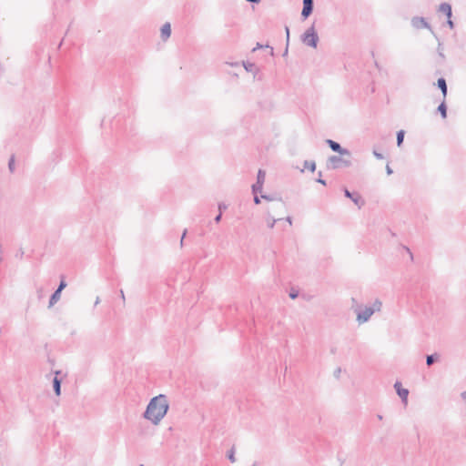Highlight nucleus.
<instances>
[{
    "instance_id": "nucleus-1",
    "label": "nucleus",
    "mask_w": 466,
    "mask_h": 466,
    "mask_svg": "<svg viewBox=\"0 0 466 466\" xmlns=\"http://www.w3.org/2000/svg\"><path fill=\"white\" fill-rule=\"evenodd\" d=\"M168 409L169 404L167 396L159 394L149 400L143 413V418L154 425H158L167 415Z\"/></svg>"
},
{
    "instance_id": "nucleus-2",
    "label": "nucleus",
    "mask_w": 466,
    "mask_h": 466,
    "mask_svg": "<svg viewBox=\"0 0 466 466\" xmlns=\"http://www.w3.org/2000/svg\"><path fill=\"white\" fill-rule=\"evenodd\" d=\"M301 41L308 46L316 48L319 43V35L314 25H311L301 35Z\"/></svg>"
},
{
    "instance_id": "nucleus-3",
    "label": "nucleus",
    "mask_w": 466,
    "mask_h": 466,
    "mask_svg": "<svg viewBox=\"0 0 466 466\" xmlns=\"http://www.w3.org/2000/svg\"><path fill=\"white\" fill-rule=\"evenodd\" d=\"M354 312L357 315L356 320L359 324H363L369 321L370 317L374 314L371 308H362L361 305H357V308H354Z\"/></svg>"
},
{
    "instance_id": "nucleus-4",
    "label": "nucleus",
    "mask_w": 466,
    "mask_h": 466,
    "mask_svg": "<svg viewBox=\"0 0 466 466\" xmlns=\"http://www.w3.org/2000/svg\"><path fill=\"white\" fill-rule=\"evenodd\" d=\"M341 166L344 167H350L351 162L350 160L344 159L340 156H330L329 157L327 160V167L329 169H337L339 168Z\"/></svg>"
},
{
    "instance_id": "nucleus-5",
    "label": "nucleus",
    "mask_w": 466,
    "mask_h": 466,
    "mask_svg": "<svg viewBox=\"0 0 466 466\" xmlns=\"http://www.w3.org/2000/svg\"><path fill=\"white\" fill-rule=\"evenodd\" d=\"M410 24L411 25L416 28V29H421V28H426V29H429L431 31V33L438 39L437 35H435L432 27L431 26V25L426 21V19L424 17H420V16H414L411 18V21H410Z\"/></svg>"
},
{
    "instance_id": "nucleus-6",
    "label": "nucleus",
    "mask_w": 466,
    "mask_h": 466,
    "mask_svg": "<svg viewBox=\"0 0 466 466\" xmlns=\"http://www.w3.org/2000/svg\"><path fill=\"white\" fill-rule=\"evenodd\" d=\"M326 143L332 151L339 153L340 156L350 157V155H351L350 151L347 148L342 147L339 143H338L332 139H327Z\"/></svg>"
},
{
    "instance_id": "nucleus-7",
    "label": "nucleus",
    "mask_w": 466,
    "mask_h": 466,
    "mask_svg": "<svg viewBox=\"0 0 466 466\" xmlns=\"http://www.w3.org/2000/svg\"><path fill=\"white\" fill-rule=\"evenodd\" d=\"M266 172L262 169H259L257 175V181L252 185V193L258 194V192L262 191L263 184L265 182Z\"/></svg>"
},
{
    "instance_id": "nucleus-8",
    "label": "nucleus",
    "mask_w": 466,
    "mask_h": 466,
    "mask_svg": "<svg viewBox=\"0 0 466 466\" xmlns=\"http://www.w3.org/2000/svg\"><path fill=\"white\" fill-rule=\"evenodd\" d=\"M344 196L350 198L359 208H360L364 205V200L358 193H351L348 188H344L343 190Z\"/></svg>"
},
{
    "instance_id": "nucleus-9",
    "label": "nucleus",
    "mask_w": 466,
    "mask_h": 466,
    "mask_svg": "<svg viewBox=\"0 0 466 466\" xmlns=\"http://www.w3.org/2000/svg\"><path fill=\"white\" fill-rule=\"evenodd\" d=\"M394 389L400 398L401 401L405 404L408 402L409 390L407 389L402 388V385L400 381H396L394 383Z\"/></svg>"
},
{
    "instance_id": "nucleus-10",
    "label": "nucleus",
    "mask_w": 466,
    "mask_h": 466,
    "mask_svg": "<svg viewBox=\"0 0 466 466\" xmlns=\"http://www.w3.org/2000/svg\"><path fill=\"white\" fill-rule=\"evenodd\" d=\"M313 8V0H303V8L301 11V16L303 17V19H307L312 14Z\"/></svg>"
},
{
    "instance_id": "nucleus-11",
    "label": "nucleus",
    "mask_w": 466,
    "mask_h": 466,
    "mask_svg": "<svg viewBox=\"0 0 466 466\" xmlns=\"http://www.w3.org/2000/svg\"><path fill=\"white\" fill-rule=\"evenodd\" d=\"M170 35H171V25H170V23L167 22L161 26L160 36H161V39L165 42L170 37Z\"/></svg>"
},
{
    "instance_id": "nucleus-12",
    "label": "nucleus",
    "mask_w": 466,
    "mask_h": 466,
    "mask_svg": "<svg viewBox=\"0 0 466 466\" xmlns=\"http://www.w3.org/2000/svg\"><path fill=\"white\" fill-rule=\"evenodd\" d=\"M60 373H61L60 370H56V376L53 379V389H54V392L56 393V396H60V394H61V380L58 379V377H57Z\"/></svg>"
},
{
    "instance_id": "nucleus-13",
    "label": "nucleus",
    "mask_w": 466,
    "mask_h": 466,
    "mask_svg": "<svg viewBox=\"0 0 466 466\" xmlns=\"http://www.w3.org/2000/svg\"><path fill=\"white\" fill-rule=\"evenodd\" d=\"M439 11L443 13L448 18H451L452 10L451 5L448 3H441L439 6Z\"/></svg>"
},
{
    "instance_id": "nucleus-14",
    "label": "nucleus",
    "mask_w": 466,
    "mask_h": 466,
    "mask_svg": "<svg viewBox=\"0 0 466 466\" xmlns=\"http://www.w3.org/2000/svg\"><path fill=\"white\" fill-rule=\"evenodd\" d=\"M437 86L441 89L443 98L445 99V97L447 96V93H448V87H447V83H446L445 78L440 77L437 80Z\"/></svg>"
},
{
    "instance_id": "nucleus-15",
    "label": "nucleus",
    "mask_w": 466,
    "mask_h": 466,
    "mask_svg": "<svg viewBox=\"0 0 466 466\" xmlns=\"http://www.w3.org/2000/svg\"><path fill=\"white\" fill-rule=\"evenodd\" d=\"M61 298V292L55 290L49 299L48 308H52Z\"/></svg>"
},
{
    "instance_id": "nucleus-16",
    "label": "nucleus",
    "mask_w": 466,
    "mask_h": 466,
    "mask_svg": "<svg viewBox=\"0 0 466 466\" xmlns=\"http://www.w3.org/2000/svg\"><path fill=\"white\" fill-rule=\"evenodd\" d=\"M440 359V354L439 353H433V354H431V355H427L426 356V364L427 366H431L435 361H438Z\"/></svg>"
},
{
    "instance_id": "nucleus-17",
    "label": "nucleus",
    "mask_w": 466,
    "mask_h": 466,
    "mask_svg": "<svg viewBox=\"0 0 466 466\" xmlns=\"http://www.w3.org/2000/svg\"><path fill=\"white\" fill-rule=\"evenodd\" d=\"M242 65L247 72H251V73L257 72V67L254 63L243 61Z\"/></svg>"
},
{
    "instance_id": "nucleus-18",
    "label": "nucleus",
    "mask_w": 466,
    "mask_h": 466,
    "mask_svg": "<svg viewBox=\"0 0 466 466\" xmlns=\"http://www.w3.org/2000/svg\"><path fill=\"white\" fill-rule=\"evenodd\" d=\"M437 111L441 114L442 118L447 117V106L444 100L439 105Z\"/></svg>"
},
{
    "instance_id": "nucleus-19",
    "label": "nucleus",
    "mask_w": 466,
    "mask_h": 466,
    "mask_svg": "<svg viewBox=\"0 0 466 466\" xmlns=\"http://www.w3.org/2000/svg\"><path fill=\"white\" fill-rule=\"evenodd\" d=\"M372 309V310L375 312H379L381 310V308H382V302L380 299H376L374 300V302L372 303V305L370 307Z\"/></svg>"
},
{
    "instance_id": "nucleus-20",
    "label": "nucleus",
    "mask_w": 466,
    "mask_h": 466,
    "mask_svg": "<svg viewBox=\"0 0 466 466\" xmlns=\"http://www.w3.org/2000/svg\"><path fill=\"white\" fill-rule=\"evenodd\" d=\"M404 137H405L404 130L401 129L397 132V146L398 147H401V145L403 144Z\"/></svg>"
},
{
    "instance_id": "nucleus-21",
    "label": "nucleus",
    "mask_w": 466,
    "mask_h": 466,
    "mask_svg": "<svg viewBox=\"0 0 466 466\" xmlns=\"http://www.w3.org/2000/svg\"><path fill=\"white\" fill-rule=\"evenodd\" d=\"M304 167L308 168L311 172H314L316 169V163L314 161L305 160L304 161Z\"/></svg>"
},
{
    "instance_id": "nucleus-22",
    "label": "nucleus",
    "mask_w": 466,
    "mask_h": 466,
    "mask_svg": "<svg viewBox=\"0 0 466 466\" xmlns=\"http://www.w3.org/2000/svg\"><path fill=\"white\" fill-rule=\"evenodd\" d=\"M8 169L11 173H14L15 172V156L12 155L9 158V161H8Z\"/></svg>"
},
{
    "instance_id": "nucleus-23",
    "label": "nucleus",
    "mask_w": 466,
    "mask_h": 466,
    "mask_svg": "<svg viewBox=\"0 0 466 466\" xmlns=\"http://www.w3.org/2000/svg\"><path fill=\"white\" fill-rule=\"evenodd\" d=\"M276 222H277L276 218H274L273 217H270V216L268 217L267 223H268V227L269 228H272Z\"/></svg>"
},
{
    "instance_id": "nucleus-24",
    "label": "nucleus",
    "mask_w": 466,
    "mask_h": 466,
    "mask_svg": "<svg viewBox=\"0 0 466 466\" xmlns=\"http://www.w3.org/2000/svg\"><path fill=\"white\" fill-rule=\"evenodd\" d=\"M228 459L231 462H235V461H236V458H235V450H234V448H232L230 451H228Z\"/></svg>"
},
{
    "instance_id": "nucleus-25",
    "label": "nucleus",
    "mask_w": 466,
    "mask_h": 466,
    "mask_svg": "<svg viewBox=\"0 0 466 466\" xmlns=\"http://www.w3.org/2000/svg\"><path fill=\"white\" fill-rule=\"evenodd\" d=\"M66 287V282L64 279H62V280L60 281V283H59V285H58V287H57V289H56V290H58L59 292H61V293H62L63 289H64Z\"/></svg>"
},
{
    "instance_id": "nucleus-26",
    "label": "nucleus",
    "mask_w": 466,
    "mask_h": 466,
    "mask_svg": "<svg viewBox=\"0 0 466 466\" xmlns=\"http://www.w3.org/2000/svg\"><path fill=\"white\" fill-rule=\"evenodd\" d=\"M218 211H219V213H221V214H222V213H223V211H225V210L228 208V206H227L225 203L220 202V203H218Z\"/></svg>"
},
{
    "instance_id": "nucleus-27",
    "label": "nucleus",
    "mask_w": 466,
    "mask_h": 466,
    "mask_svg": "<svg viewBox=\"0 0 466 466\" xmlns=\"http://www.w3.org/2000/svg\"><path fill=\"white\" fill-rule=\"evenodd\" d=\"M285 31H286V38H287V46H288L289 41V28L288 26H286ZM287 53H288V47L286 48L284 55H286Z\"/></svg>"
},
{
    "instance_id": "nucleus-28",
    "label": "nucleus",
    "mask_w": 466,
    "mask_h": 466,
    "mask_svg": "<svg viewBox=\"0 0 466 466\" xmlns=\"http://www.w3.org/2000/svg\"><path fill=\"white\" fill-rule=\"evenodd\" d=\"M438 53H439V56L441 57V58H444V54L442 52V48H441V43L439 41V45H438Z\"/></svg>"
},
{
    "instance_id": "nucleus-29",
    "label": "nucleus",
    "mask_w": 466,
    "mask_h": 466,
    "mask_svg": "<svg viewBox=\"0 0 466 466\" xmlns=\"http://www.w3.org/2000/svg\"><path fill=\"white\" fill-rule=\"evenodd\" d=\"M261 198L265 199V200H268V201H272L274 200V198L269 196V195H265V194H262L260 196Z\"/></svg>"
},
{
    "instance_id": "nucleus-30",
    "label": "nucleus",
    "mask_w": 466,
    "mask_h": 466,
    "mask_svg": "<svg viewBox=\"0 0 466 466\" xmlns=\"http://www.w3.org/2000/svg\"><path fill=\"white\" fill-rule=\"evenodd\" d=\"M36 292H37V297L38 299H42L44 297V290H43V288H38L36 289Z\"/></svg>"
},
{
    "instance_id": "nucleus-31",
    "label": "nucleus",
    "mask_w": 466,
    "mask_h": 466,
    "mask_svg": "<svg viewBox=\"0 0 466 466\" xmlns=\"http://www.w3.org/2000/svg\"><path fill=\"white\" fill-rule=\"evenodd\" d=\"M373 155L377 159H382L384 157L381 153H379L378 151L374 150Z\"/></svg>"
},
{
    "instance_id": "nucleus-32",
    "label": "nucleus",
    "mask_w": 466,
    "mask_h": 466,
    "mask_svg": "<svg viewBox=\"0 0 466 466\" xmlns=\"http://www.w3.org/2000/svg\"><path fill=\"white\" fill-rule=\"evenodd\" d=\"M357 305H360L355 298L351 299V309L354 310V308H357Z\"/></svg>"
},
{
    "instance_id": "nucleus-33",
    "label": "nucleus",
    "mask_w": 466,
    "mask_h": 466,
    "mask_svg": "<svg viewBox=\"0 0 466 466\" xmlns=\"http://www.w3.org/2000/svg\"><path fill=\"white\" fill-rule=\"evenodd\" d=\"M341 372V368H337L334 371V377L339 379Z\"/></svg>"
},
{
    "instance_id": "nucleus-34",
    "label": "nucleus",
    "mask_w": 466,
    "mask_h": 466,
    "mask_svg": "<svg viewBox=\"0 0 466 466\" xmlns=\"http://www.w3.org/2000/svg\"><path fill=\"white\" fill-rule=\"evenodd\" d=\"M221 219H222V214H221V213H218V214L215 217L214 221H215L216 223H219V222L221 221Z\"/></svg>"
},
{
    "instance_id": "nucleus-35",
    "label": "nucleus",
    "mask_w": 466,
    "mask_h": 466,
    "mask_svg": "<svg viewBox=\"0 0 466 466\" xmlns=\"http://www.w3.org/2000/svg\"><path fill=\"white\" fill-rule=\"evenodd\" d=\"M298 296H299V292H298V291H294V290H293V291H291V292L289 293V297H290L292 299H294L298 298Z\"/></svg>"
},
{
    "instance_id": "nucleus-36",
    "label": "nucleus",
    "mask_w": 466,
    "mask_h": 466,
    "mask_svg": "<svg viewBox=\"0 0 466 466\" xmlns=\"http://www.w3.org/2000/svg\"><path fill=\"white\" fill-rule=\"evenodd\" d=\"M254 195V203L255 204H259L260 203V198L258 196V194H253Z\"/></svg>"
},
{
    "instance_id": "nucleus-37",
    "label": "nucleus",
    "mask_w": 466,
    "mask_h": 466,
    "mask_svg": "<svg viewBox=\"0 0 466 466\" xmlns=\"http://www.w3.org/2000/svg\"><path fill=\"white\" fill-rule=\"evenodd\" d=\"M319 177H321V172H319ZM317 182H318V183H320V184H322V185H324V186L326 185V180H324V179H323V178H321V177H319V178L317 179Z\"/></svg>"
},
{
    "instance_id": "nucleus-38",
    "label": "nucleus",
    "mask_w": 466,
    "mask_h": 466,
    "mask_svg": "<svg viewBox=\"0 0 466 466\" xmlns=\"http://www.w3.org/2000/svg\"><path fill=\"white\" fill-rule=\"evenodd\" d=\"M386 173L389 176L393 173V170L391 169V167L389 165L386 166Z\"/></svg>"
},
{
    "instance_id": "nucleus-39",
    "label": "nucleus",
    "mask_w": 466,
    "mask_h": 466,
    "mask_svg": "<svg viewBox=\"0 0 466 466\" xmlns=\"http://www.w3.org/2000/svg\"><path fill=\"white\" fill-rule=\"evenodd\" d=\"M447 24H448V25H449V27H450L451 29H452V28L454 27V23L451 21V18H448V20H447Z\"/></svg>"
},
{
    "instance_id": "nucleus-40",
    "label": "nucleus",
    "mask_w": 466,
    "mask_h": 466,
    "mask_svg": "<svg viewBox=\"0 0 466 466\" xmlns=\"http://www.w3.org/2000/svg\"><path fill=\"white\" fill-rule=\"evenodd\" d=\"M186 234H187V229L184 230L183 234H182V238H181V240H180V245L182 246L183 245V239L184 238L186 237Z\"/></svg>"
},
{
    "instance_id": "nucleus-41",
    "label": "nucleus",
    "mask_w": 466,
    "mask_h": 466,
    "mask_svg": "<svg viewBox=\"0 0 466 466\" xmlns=\"http://www.w3.org/2000/svg\"><path fill=\"white\" fill-rule=\"evenodd\" d=\"M23 255H24V251L22 249H20V251L16 254V258H22Z\"/></svg>"
},
{
    "instance_id": "nucleus-42",
    "label": "nucleus",
    "mask_w": 466,
    "mask_h": 466,
    "mask_svg": "<svg viewBox=\"0 0 466 466\" xmlns=\"http://www.w3.org/2000/svg\"><path fill=\"white\" fill-rule=\"evenodd\" d=\"M246 1L248 3H251V4H258L260 2V0H246Z\"/></svg>"
},
{
    "instance_id": "nucleus-43",
    "label": "nucleus",
    "mask_w": 466,
    "mask_h": 466,
    "mask_svg": "<svg viewBox=\"0 0 466 466\" xmlns=\"http://www.w3.org/2000/svg\"><path fill=\"white\" fill-rule=\"evenodd\" d=\"M264 47L262 45H260L259 43L257 44V46L255 48H253V51H256L257 49H259V48H262Z\"/></svg>"
},
{
    "instance_id": "nucleus-44",
    "label": "nucleus",
    "mask_w": 466,
    "mask_h": 466,
    "mask_svg": "<svg viewBox=\"0 0 466 466\" xmlns=\"http://www.w3.org/2000/svg\"><path fill=\"white\" fill-rule=\"evenodd\" d=\"M286 221L289 222V225L292 224V218L290 217H287Z\"/></svg>"
},
{
    "instance_id": "nucleus-45",
    "label": "nucleus",
    "mask_w": 466,
    "mask_h": 466,
    "mask_svg": "<svg viewBox=\"0 0 466 466\" xmlns=\"http://www.w3.org/2000/svg\"><path fill=\"white\" fill-rule=\"evenodd\" d=\"M228 65H230L231 66H238L239 65L238 62H235V63H228Z\"/></svg>"
},
{
    "instance_id": "nucleus-46",
    "label": "nucleus",
    "mask_w": 466,
    "mask_h": 466,
    "mask_svg": "<svg viewBox=\"0 0 466 466\" xmlns=\"http://www.w3.org/2000/svg\"><path fill=\"white\" fill-rule=\"evenodd\" d=\"M121 298L123 300H125V294L123 290H120Z\"/></svg>"
},
{
    "instance_id": "nucleus-47",
    "label": "nucleus",
    "mask_w": 466,
    "mask_h": 466,
    "mask_svg": "<svg viewBox=\"0 0 466 466\" xmlns=\"http://www.w3.org/2000/svg\"><path fill=\"white\" fill-rule=\"evenodd\" d=\"M99 302H100V299H99V298L97 297V298H96V299L95 305H97Z\"/></svg>"
},
{
    "instance_id": "nucleus-48",
    "label": "nucleus",
    "mask_w": 466,
    "mask_h": 466,
    "mask_svg": "<svg viewBox=\"0 0 466 466\" xmlns=\"http://www.w3.org/2000/svg\"><path fill=\"white\" fill-rule=\"evenodd\" d=\"M265 47L270 48L271 49V54H273V48L272 47H270L268 45H266Z\"/></svg>"
},
{
    "instance_id": "nucleus-49",
    "label": "nucleus",
    "mask_w": 466,
    "mask_h": 466,
    "mask_svg": "<svg viewBox=\"0 0 466 466\" xmlns=\"http://www.w3.org/2000/svg\"><path fill=\"white\" fill-rule=\"evenodd\" d=\"M377 418H378L379 420H382V416H381L380 414H378V415H377Z\"/></svg>"
},
{
    "instance_id": "nucleus-50",
    "label": "nucleus",
    "mask_w": 466,
    "mask_h": 466,
    "mask_svg": "<svg viewBox=\"0 0 466 466\" xmlns=\"http://www.w3.org/2000/svg\"><path fill=\"white\" fill-rule=\"evenodd\" d=\"M252 466H257V463H256V462H255V463H253V464H252Z\"/></svg>"
},
{
    "instance_id": "nucleus-51",
    "label": "nucleus",
    "mask_w": 466,
    "mask_h": 466,
    "mask_svg": "<svg viewBox=\"0 0 466 466\" xmlns=\"http://www.w3.org/2000/svg\"><path fill=\"white\" fill-rule=\"evenodd\" d=\"M2 260V258H0V261Z\"/></svg>"
}]
</instances>
